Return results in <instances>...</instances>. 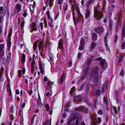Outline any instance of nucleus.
Listing matches in <instances>:
<instances>
[{
	"label": "nucleus",
	"instance_id": "1",
	"mask_svg": "<svg viewBox=\"0 0 125 125\" xmlns=\"http://www.w3.org/2000/svg\"><path fill=\"white\" fill-rule=\"evenodd\" d=\"M34 50L35 51V52H33V54L32 57L33 61L31 62V74H32L34 73V71L36 68V65L35 63L34 60H35L38 55L37 44L35 43L33 45Z\"/></svg>",
	"mask_w": 125,
	"mask_h": 125
},
{
	"label": "nucleus",
	"instance_id": "2",
	"mask_svg": "<svg viewBox=\"0 0 125 125\" xmlns=\"http://www.w3.org/2000/svg\"><path fill=\"white\" fill-rule=\"evenodd\" d=\"M96 60L99 61L98 63H99L101 67V69H104L107 67V64L106 61L104 59H103L101 57H99L97 58Z\"/></svg>",
	"mask_w": 125,
	"mask_h": 125
},
{
	"label": "nucleus",
	"instance_id": "3",
	"mask_svg": "<svg viewBox=\"0 0 125 125\" xmlns=\"http://www.w3.org/2000/svg\"><path fill=\"white\" fill-rule=\"evenodd\" d=\"M44 81L45 82H47L46 88V92L48 91L49 89H50V90H51L50 89L52 88V85L53 84V83L51 82L46 76H44Z\"/></svg>",
	"mask_w": 125,
	"mask_h": 125
},
{
	"label": "nucleus",
	"instance_id": "4",
	"mask_svg": "<svg viewBox=\"0 0 125 125\" xmlns=\"http://www.w3.org/2000/svg\"><path fill=\"white\" fill-rule=\"evenodd\" d=\"M66 77V75L65 73H63L61 78L58 80V84L59 87H62L63 85V82Z\"/></svg>",
	"mask_w": 125,
	"mask_h": 125
},
{
	"label": "nucleus",
	"instance_id": "5",
	"mask_svg": "<svg viewBox=\"0 0 125 125\" xmlns=\"http://www.w3.org/2000/svg\"><path fill=\"white\" fill-rule=\"evenodd\" d=\"M99 68L97 66H95L93 68L92 72V75L94 77H96L97 78L99 77L98 73Z\"/></svg>",
	"mask_w": 125,
	"mask_h": 125
},
{
	"label": "nucleus",
	"instance_id": "6",
	"mask_svg": "<svg viewBox=\"0 0 125 125\" xmlns=\"http://www.w3.org/2000/svg\"><path fill=\"white\" fill-rule=\"evenodd\" d=\"M71 116L72 117L68 121L67 125H75V120L76 118V115H74V114H73Z\"/></svg>",
	"mask_w": 125,
	"mask_h": 125
},
{
	"label": "nucleus",
	"instance_id": "7",
	"mask_svg": "<svg viewBox=\"0 0 125 125\" xmlns=\"http://www.w3.org/2000/svg\"><path fill=\"white\" fill-rule=\"evenodd\" d=\"M94 14L95 17L97 19L101 18L102 16V14L99 11V8H94Z\"/></svg>",
	"mask_w": 125,
	"mask_h": 125
},
{
	"label": "nucleus",
	"instance_id": "8",
	"mask_svg": "<svg viewBox=\"0 0 125 125\" xmlns=\"http://www.w3.org/2000/svg\"><path fill=\"white\" fill-rule=\"evenodd\" d=\"M90 67H87L86 69H85L84 71V73H83L82 74V76L81 77V79H80L79 80V78H77L76 80H78V83H79L80 81V80H84L85 77H86V75L87 73L88 72V71L90 69Z\"/></svg>",
	"mask_w": 125,
	"mask_h": 125
},
{
	"label": "nucleus",
	"instance_id": "9",
	"mask_svg": "<svg viewBox=\"0 0 125 125\" xmlns=\"http://www.w3.org/2000/svg\"><path fill=\"white\" fill-rule=\"evenodd\" d=\"M4 44L0 45V59H2L3 58L4 54V51L3 50L4 48Z\"/></svg>",
	"mask_w": 125,
	"mask_h": 125
},
{
	"label": "nucleus",
	"instance_id": "10",
	"mask_svg": "<svg viewBox=\"0 0 125 125\" xmlns=\"http://www.w3.org/2000/svg\"><path fill=\"white\" fill-rule=\"evenodd\" d=\"M39 69L41 73L43 74H44V65L43 63L41 62H39Z\"/></svg>",
	"mask_w": 125,
	"mask_h": 125
},
{
	"label": "nucleus",
	"instance_id": "11",
	"mask_svg": "<svg viewBox=\"0 0 125 125\" xmlns=\"http://www.w3.org/2000/svg\"><path fill=\"white\" fill-rule=\"evenodd\" d=\"M85 19L88 21H89V18L91 14V12L90 10L88 9H86L85 11Z\"/></svg>",
	"mask_w": 125,
	"mask_h": 125
},
{
	"label": "nucleus",
	"instance_id": "12",
	"mask_svg": "<svg viewBox=\"0 0 125 125\" xmlns=\"http://www.w3.org/2000/svg\"><path fill=\"white\" fill-rule=\"evenodd\" d=\"M6 12V9L5 10L2 6L0 7V16H4Z\"/></svg>",
	"mask_w": 125,
	"mask_h": 125
},
{
	"label": "nucleus",
	"instance_id": "13",
	"mask_svg": "<svg viewBox=\"0 0 125 125\" xmlns=\"http://www.w3.org/2000/svg\"><path fill=\"white\" fill-rule=\"evenodd\" d=\"M81 123L80 125H85L84 122H82L81 119H77L76 121L75 125H79Z\"/></svg>",
	"mask_w": 125,
	"mask_h": 125
},
{
	"label": "nucleus",
	"instance_id": "14",
	"mask_svg": "<svg viewBox=\"0 0 125 125\" xmlns=\"http://www.w3.org/2000/svg\"><path fill=\"white\" fill-rule=\"evenodd\" d=\"M125 56V53H122L120 55H119L118 58V62H122L124 59V57Z\"/></svg>",
	"mask_w": 125,
	"mask_h": 125
},
{
	"label": "nucleus",
	"instance_id": "15",
	"mask_svg": "<svg viewBox=\"0 0 125 125\" xmlns=\"http://www.w3.org/2000/svg\"><path fill=\"white\" fill-rule=\"evenodd\" d=\"M109 27L110 29V31L112 30V25L113 24V22L110 18H109Z\"/></svg>",
	"mask_w": 125,
	"mask_h": 125
},
{
	"label": "nucleus",
	"instance_id": "16",
	"mask_svg": "<svg viewBox=\"0 0 125 125\" xmlns=\"http://www.w3.org/2000/svg\"><path fill=\"white\" fill-rule=\"evenodd\" d=\"M95 31L98 33H101L103 31V29L102 27L98 28L95 30Z\"/></svg>",
	"mask_w": 125,
	"mask_h": 125
},
{
	"label": "nucleus",
	"instance_id": "17",
	"mask_svg": "<svg viewBox=\"0 0 125 125\" xmlns=\"http://www.w3.org/2000/svg\"><path fill=\"white\" fill-rule=\"evenodd\" d=\"M46 2L45 3V7H47L49 5L50 7L52 5V1L51 0H46Z\"/></svg>",
	"mask_w": 125,
	"mask_h": 125
},
{
	"label": "nucleus",
	"instance_id": "18",
	"mask_svg": "<svg viewBox=\"0 0 125 125\" xmlns=\"http://www.w3.org/2000/svg\"><path fill=\"white\" fill-rule=\"evenodd\" d=\"M76 110L77 111L82 110L84 112H85L86 111L85 108H84L83 106H80L79 107L76 108Z\"/></svg>",
	"mask_w": 125,
	"mask_h": 125
},
{
	"label": "nucleus",
	"instance_id": "19",
	"mask_svg": "<svg viewBox=\"0 0 125 125\" xmlns=\"http://www.w3.org/2000/svg\"><path fill=\"white\" fill-rule=\"evenodd\" d=\"M11 52H9L8 54L7 57V61L8 63L10 60L11 56Z\"/></svg>",
	"mask_w": 125,
	"mask_h": 125
},
{
	"label": "nucleus",
	"instance_id": "20",
	"mask_svg": "<svg viewBox=\"0 0 125 125\" xmlns=\"http://www.w3.org/2000/svg\"><path fill=\"white\" fill-rule=\"evenodd\" d=\"M94 77L95 78L94 81V84L95 86H97L98 84V77L97 78L96 77Z\"/></svg>",
	"mask_w": 125,
	"mask_h": 125
},
{
	"label": "nucleus",
	"instance_id": "21",
	"mask_svg": "<svg viewBox=\"0 0 125 125\" xmlns=\"http://www.w3.org/2000/svg\"><path fill=\"white\" fill-rule=\"evenodd\" d=\"M16 11L17 13L19 12L21 10V5L20 4H18L16 7Z\"/></svg>",
	"mask_w": 125,
	"mask_h": 125
},
{
	"label": "nucleus",
	"instance_id": "22",
	"mask_svg": "<svg viewBox=\"0 0 125 125\" xmlns=\"http://www.w3.org/2000/svg\"><path fill=\"white\" fill-rule=\"evenodd\" d=\"M107 36L106 35L105 36L104 38V42L105 43V44L107 50H109V48H108V45L107 42Z\"/></svg>",
	"mask_w": 125,
	"mask_h": 125
},
{
	"label": "nucleus",
	"instance_id": "23",
	"mask_svg": "<svg viewBox=\"0 0 125 125\" xmlns=\"http://www.w3.org/2000/svg\"><path fill=\"white\" fill-rule=\"evenodd\" d=\"M63 41L61 39L60 40L58 41V48L59 49H62V46Z\"/></svg>",
	"mask_w": 125,
	"mask_h": 125
},
{
	"label": "nucleus",
	"instance_id": "24",
	"mask_svg": "<svg viewBox=\"0 0 125 125\" xmlns=\"http://www.w3.org/2000/svg\"><path fill=\"white\" fill-rule=\"evenodd\" d=\"M37 27L34 24H31V28L33 31H36L37 30Z\"/></svg>",
	"mask_w": 125,
	"mask_h": 125
},
{
	"label": "nucleus",
	"instance_id": "25",
	"mask_svg": "<svg viewBox=\"0 0 125 125\" xmlns=\"http://www.w3.org/2000/svg\"><path fill=\"white\" fill-rule=\"evenodd\" d=\"M122 38L124 39L125 37V26H123L122 29Z\"/></svg>",
	"mask_w": 125,
	"mask_h": 125
},
{
	"label": "nucleus",
	"instance_id": "26",
	"mask_svg": "<svg viewBox=\"0 0 125 125\" xmlns=\"http://www.w3.org/2000/svg\"><path fill=\"white\" fill-rule=\"evenodd\" d=\"M7 91L10 94L11 93L10 85L9 84H8L7 85Z\"/></svg>",
	"mask_w": 125,
	"mask_h": 125
},
{
	"label": "nucleus",
	"instance_id": "27",
	"mask_svg": "<svg viewBox=\"0 0 125 125\" xmlns=\"http://www.w3.org/2000/svg\"><path fill=\"white\" fill-rule=\"evenodd\" d=\"M35 43H36L38 45V46L39 48V49H41L42 46H43V45L42 44V43L41 42H40L39 41H38V42H35L34 43V44Z\"/></svg>",
	"mask_w": 125,
	"mask_h": 125
},
{
	"label": "nucleus",
	"instance_id": "28",
	"mask_svg": "<svg viewBox=\"0 0 125 125\" xmlns=\"http://www.w3.org/2000/svg\"><path fill=\"white\" fill-rule=\"evenodd\" d=\"M25 56L24 54H22V55L21 63L23 64L25 62Z\"/></svg>",
	"mask_w": 125,
	"mask_h": 125
},
{
	"label": "nucleus",
	"instance_id": "29",
	"mask_svg": "<svg viewBox=\"0 0 125 125\" xmlns=\"http://www.w3.org/2000/svg\"><path fill=\"white\" fill-rule=\"evenodd\" d=\"M37 104V106L38 107H41L42 106L43 104L41 102V99H38Z\"/></svg>",
	"mask_w": 125,
	"mask_h": 125
},
{
	"label": "nucleus",
	"instance_id": "30",
	"mask_svg": "<svg viewBox=\"0 0 125 125\" xmlns=\"http://www.w3.org/2000/svg\"><path fill=\"white\" fill-rule=\"evenodd\" d=\"M93 60V58L92 57H90L89 58L87 62V66H89L90 64Z\"/></svg>",
	"mask_w": 125,
	"mask_h": 125
},
{
	"label": "nucleus",
	"instance_id": "31",
	"mask_svg": "<svg viewBox=\"0 0 125 125\" xmlns=\"http://www.w3.org/2000/svg\"><path fill=\"white\" fill-rule=\"evenodd\" d=\"M49 57L48 59V61H52L53 58L52 54V53H50L49 54Z\"/></svg>",
	"mask_w": 125,
	"mask_h": 125
},
{
	"label": "nucleus",
	"instance_id": "32",
	"mask_svg": "<svg viewBox=\"0 0 125 125\" xmlns=\"http://www.w3.org/2000/svg\"><path fill=\"white\" fill-rule=\"evenodd\" d=\"M49 21L48 23L49 26L50 27H52L53 26L52 23L53 21L52 19H50V20H49Z\"/></svg>",
	"mask_w": 125,
	"mask_h": 125
},
{
	"label": "nucleus",
	"instance_id": "33",
	"mask_svg": "<svg viewBox=\"0 0 125 125\" xmlns=\"http://www.w3.org/2000/svg\"><path fill=\"white\" fill-rule=\"evenodd\" d=\"M78 20L79 21L82 22H83V16L81 15H80L79 17V18Z\"/></svg>",
	"mask_w": 125,
	"mask_h": 125
},
{
	"label": "nucleus",
	"instance_id": "34",
	"mask_svg": "<svg viewBox=\"0 0 125 125\" xmlns=\"http://www.w3.org/2000/svg\"><path fill=\"white\" fill-rule=\"evenodd\" d=\"M112 111L113 115L115 116L117 113V111L116 109H113Z\"/></svg>",
	"mask_w": 125,
	"mask_h": 125
},
{
	"label": "nucleus",
	"instance_id": "35",
	"mask_svg": "<svg viewBox=\"0 0 125 125\" xmlns=\"http://www.w3.org/2000/svg\"><path fill=\"white\" fill-rule=\"evenodd\" d=\"M92 39L93 40H95L97 39V35L95 33H94L92 35Z\"/></svg>",
	"mask_w": 125,
	"mask_h": 125
},
{
	"label": "nucleus",
	"instance_id": "36",
	"mask_svg": "<svg viewBox=\"0 0 125 125\" xmlns=\"http://www.w3.org/2000/svg\"><path fill=\"white\" fill-rule=\"evenodd\" d=\"M121 47L122 49L123 50L125 48V41H123L122 42V44L121 45Z\"/></svg>",
	"mask_w": 125,
	"mask_h": 125
},
{
	"label": "nucleus",
	"instance_id": "37",
	"mask_svg": "<svg viewBox=\"0 0 125 125\" xmlns=\"http://www.w3.org/2000/svg\"><path fill=\"white\" fill-rule=\"evenodd\" d=\"M70 103H68L65 106V109L66 110V112H68V110L67 109V108L70 106Z\"/></svg>",
	"mask_w": 125,
	"mask_h": 125
},
{
	"label": "nucleus",
	"instance_id": "38",
	"mask_svg": "<svg viewBox=\"0 0 125 125\" xmlns=\"http://www.w3.org/2000/svg\"><path fill=\"white\" fill-rule=\"evenodd\" d=\"M113 5L112 4H111L109 7L108 9L109 11H112L113 9Z\"/></svg>",
	"mask_w": 125,
	"mask_h": 125
},
{
	"label": "nucleus",
	"instance_id": "39",
	"mask_svg": "<svg viewBox=\"0 0 125 125\" xmlns=\"http://www.w3.org/2000/svg\"><path fill=\"white\" fill-rule=\"evenodd\" d=\"M30 9L31 12L33 13L34 11V7L32 5H30Z\"/></svg>",
	"mask_w": 125,
	"mask_h": 125
},
{
	"label": "nucleus",
	"instance_id": "40",
	"mask_svg": "<svg viewBox=\"0 0 125 125\" xmlns=\"http://www.w3.org/2000/svg\"><path fill=\"white\" fill-rule=\"evenodd\" d=\"M92 125H97L95 120V118L92 117Z\"/></svg>",
	"mask_w": 125,
	"mask_h": 125
},
{
	"label": "nucleus",
	"instance_id": "41",
	"mask_svg": "<svg viewBox=\"0 0 125 125\" xmlns=\"http://www.w3.org/2000/svg\"><path fill=\"white\" fill-rule=\"evenodd\" d=\"M45 107L46 108L47 111L49 110L50 109V106L49 104H44Z\"/></svg>",
	"mask_w": 125,
	"mask_h": 125
},
{
	"label": "nucleus",
	"instance_id": "42",
	"mask_svg": "<svg viewBox=\"0 0 125 125\" xmlns=\"http://www.w3.org/2000/svg\"><path fill=\"white\" fill-rule=\"evenodd\" d=\"M81 99V97L80 96H77L75 98V100L77 102L79 101Z\"/></svg>",
	"mask_w": 125,
	"mask_h": 125
},
{
	"label": "nucleus",
	"instance_id": "43",
	"mask_svg": "<svg viewBox=\"0 0 125 125\" xmlns=\"http://www.w3.org/2000/svg\"><path fill=\"white\" fill-rule=\"evenodd\" d=\"M85 40L83 38L81 39L80 42L81 44L84 45L85 43Z\"/></svg>",
	"mask_w": 125,
	"mask_h": 125
},
{
	"label": "nucleus",
	"instance_id": "44",
	"mask_svg": "<svg viewBox=\"0 0 125 125\" xmlns=\"http://www.w3.org/2000/svg\"><path fill=\"white\" fill-rule=\"evenodd\" d=\"M96 46V44L95 42H93L92 44L91 45V47L92 49H93L95 48Z\"/></svg>",
	"mask_w": 125,
	"mask_h": 125
},
{
	"label": "nucleus",
	"instance_id": "45",
	"mask_svg": "<svg viewBox=\"0 0 125 125\" xmlns=\"http://www.w3.org/2000/svg\"><path fill=\"white\" fill-rule=\"evenodd\" d=\"M104 102L106 103V104H108V100L107 97H104Z\"/></svg>",
	"mask_w": 125,
	"mask_h": 125
},
{
	"label": "nucleus",
	"instance_id": "46",
	"mask_svg": "<svg viewBox=\"0 0 125 125\" xmlns=\"http://www.w3.org/2000/svg\"><path fill=\"white\" fill-rule=\"evenodd\" d=\"M24 33V31L23 28H21V32H19V34L21 36H22Z\"/></svg>",
	"mask_w": 125,
	"mask_h": 125
},
{
	"label": "nucleus",
	"instance_id": "47",
	"mask_svg": "<svg viewBox=\"0 0 125 125\" xmlns=\"http://www.w3.org/2000/svg\"><path fill=\"white\" fill-rule=\"evenodd\" d=\"M23 21H22L21 24V28H23L24 26L25 21H24V19H23Z\"/></svg>",
	"mask_w": 125,
	"mask_h": 125
},
{
	"label": "nucleus",
	"instance_id": "48",
	"mask_svg": "<svg viewBox=\"0 0 125 125\" xmlns=\"http://www.w3.org/2000/svg\"><path fill=\"white\" fill-rule=\"evenodd\" d=\"M93 2V0H90L87 1V5H89L92 4Z\"/></svg>",
	"mask_w": 125,
	"mask_h": 125
},
{
	"label": "nucleus",
	"instance_id": "49",
	"mask_svg": "<svg viewBox=\"0 0 125 125\" xmlns=\"http://www.w3.org/2000/svg\"><path fill=\"white\" fill-rule=\"evenodd\" d=\"M96 119L97 123L98 124H100L101 121V118L98 117L96 118Z\"/></svg>",
	"mask_w": 125,
	"mask_h": 125
},
{
	"label": "nucleus",
	"instance_id": "50",
	"mask_svg": "<svg viewBox=\"0 0 125 125\" xmlns=\"http://www.w3.org/2000/svg\"><path fill=\"white\" fill-rule=\"evenodd\" d=\"M68 6L67 4H66L64 5L63 7V8L65 11L67 10V9Z\"/></svg>",
	"mask_w": 125,
	"mask_h": 125
},
{
	"label": "nucleus",
	"instance_id": "51",
	"mask_svg": "<svg viewBox=\"0 0 125 125\" xmlns=\"http://www.w3.org/2000/svg\"><path fill=\"white\" fill-rule=\"evenodd\" d=\"M4 16H0V23H2L3 20V17Z\"/></svg>",
	"mask_w": 125,
	"mask_h": 125
},
{
	"label": "nucleus",
	"instance_id": "52",
	"mask_svg": "<svg viewBox=\"0 0 125 125\" xmlns=\"http://www.w3.org/2000/svg\"><path fill=\"white\" fill-rule=\"evenodd\" d=\"M98 113L99 115H102L103 114V110H99L98 111Z\"/></svg>",
	"mask_w": 125,
	"mask_h": 125
},
{
	"label": "nucleus",
	"instance_id": "53",
	"mask_svg": "<svg viewBox=\"0 0 125 125\" xmlns=\"http://www.w3.org/2000/svg\"><path fill=\"white\" fill-rule=\"evenodd\" d=\"M124 74V70L123 69H122L120 73V75L121 76H123Z\"/></svg>",
	"mask_w": 125,
	"mask_h": 125
},
{
	"label": "nucleus",
	"instance_id": "54",
	"mask_svg": "<svg viewBox=\"0 0 125 125\" xmlns=\"http://www.w3.org/2000/svg\"><path fill=\"white\" fill-rule=\"evenodd\" d=\"M84 45L81 44V45L80 46L79 48V50L81 51L83 50L84 48Z\"/></svg>",
	"mask_w": 125,
	"mask_h": 125
},
{
	"label": "nucleus",
	"instance_id": "55",
	"mask_svg": "<svg viewBox=\"0 0 125 125\" xmlns=\"http://www.w3.org/2000/svg\"><path fill=\"white\" fill-rule=\"evenodd\" d=\"M120 20L119 19H118V22H117V23L116 24V29L117 30V29H118V27H117V26H118V25H119L118 24H119V23H120Z\"/></svg>",
	"mask_w": 125,
	"mask_h": 125
},
{
	"label": "nucleus",
	"instance_id": "56",
	"mask_svg": "<svg viewBox=\"0 0 125 125\" xmlns=\"http://www.w3.org/2000/svg\"><path fill=\"white\" fill-rule=\"evenodd\" d=\"M79 20L78 19H74V22L75 24H76L78 22Z\"/></svg>",
	"mask_w": 125,
	"mask_h": 125
},
{
	"label": "nucleus",
	"instance_id": "57",
	"mask_svg": "<svg viewBox=\"0 0 125 125\" xmlns=\"http://www.w3.org/2000/svg\"><path fill=\"white\" fill-rule=\"evenodd\" d=\"M27 13L26 12V10H25L23 12V16L25 17H26L27 15Z\"/></svg>",
	"mask_w": 125,
	"mask_h": 125
},
{
	"label": "nucleus",
	"instance_id": "58",
	"mask_svg": "<svg viewBox=\"0 0 125 125\" xmlns=\"http://www.w3.org/2000/svg\"><path fill=\"white\" fill-rule=\"evenodd\" d=\"M21 72H22L21 70H19L18 71V75L20 77H21V75H22Z\"/></svg>",
	"mask_w": 125,
	"mask_h": 125
},
{
	"label": "nucleus",
	"instance_id": "59",
	"mask_svg": "<svg viewBox=\"0 0 125 125\" xmlns=\"http://www.w3.org/2000/svg\"><path fill=\"white\" fill-rule=\"evenodd\" d=\"M82 53H79L78 54V59H80L81 57Z\"/></svg>",
	"mask_w": 125,
	"mask_h": 125
},
{
	"label": "nucleus",
	"instance_id": "60",
	"mask_svg": "<svg viewBox=\"0 0 125 125\" xmlns=\"http://www.w3.org/2000/svg\"><path fill=\"white\" fill-rule=\"evenodd\" d=\"M63 2V0H58V4L61 5V4Z\"/></svg>",
	"mask_w": 125,
	"mask_h": 125
},
{
	"label": "nucleus",
	"instance_id": "61",
	"mask_svg": "<svg viewBox=\"0 0 125 125\" xmlns=\"http://www.w3.org/2000/svg\"><path fill=\"white\" fill-rule=\"evenodd\" d=\"M118 38V36L117 35H116L114 37V41L115 42H116Z\"/></svg>",
	"mask_w": 125,
	"mask_h": 125
},
{
	"label": "nucleus",
	"instance_id": "62",
	"mask_svg": "<svg viewBox=\"0 0 125 125\" xmlns=\"http://www.w3.org/2000/svg\"><path fill=\"white\" fill-rule=\"evenodd\" d=\"M40 26L41 27V29L42 30L43 27V23L42 22H41L40 23Z\"/></svg>",
	"mask_w": 125,
	"mask_h": 125
},
{
	"label": "nucleus",
	"instance_id": "63",
	"mask_svg": "<svg viewBox=\"0 0 125 125\" xmlns=\"http://www.w3.org/2000/svg\"><path fill=\"white\" fill-rule=\"evenodd\" d=\"M3 74L1 72H0V82L1 81V79L2 77Z\"/></svg>",
	"mask_w": 125,
	"mask_h": 125
},
{
	"label": "nucleus",
	"instance_id": "64",
	"mask_svg": "<svg viewBox=\"0 0 125 125\" xmlns=\"http://www.w3.org/2000/svg\"><path fill=\"white\" fill-rule=\"evenodd\" d=\"M49 122L48 120H46L44 125H48Z\"/></svg>",
	"mask_w": 125,
	"mask_h": 125
}]
</instances>
